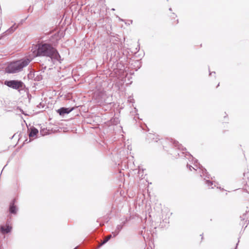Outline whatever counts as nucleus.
Instances as JSON below:
<instances>
[{"label":"nucleus","instance_id":"obj_1","mask_svg":"<svg viewBox=\"0 0 249 249\" xmlns=\"http://www.w3.org/2000/svg\"><path fill=\"white\" fill-rule=\"evenodd\" d=\"M33 53L36 56H46L50 57L52 60L61 62L62 59L58 51L51 44L47 43H39L33 49Z\"/></svg>","mask_w":249,"mask_h":249},{"label":"nucleus","instance_id":"obj_2","mask_svg":"<svg viewBox=\"0 0 249 249\" xmlns=\"http://www.w3.org/2000/svg\"><path fill=\"white\" fill-rule=\"evenodd\" d=\"M32 59L28 57L22 58L10 62L5 69L6 73L13 74L21 71L31 62Z\"/></svg>","mask_w":249,"mask_h":249},{"label":"nucleus","instance_id":"obj_3","mask_svg":"<svg viewBox=\"0 0 249 249\" xmlns=\"http://www.w3.org/2000/svg\"><path fill=\"white\" fill-rule=\"evenodd\" d=\"M194 164L196 167L199 169L200 171H201L200 176L201 177H204V179L205 180V183L207 184L209 188L211 187V188H213V187L212 186L213 182L206 179V178H210V175L208 173V172H207L206 169L203 167L202 165L198 163V160H195Z\"/></svg>","mask_w":249,"mask_h":249},{"label":"nucleus","instance_id":"obj_4","mask_svg":"<svg viewBox=\"0 0 249 249\" xmlns=\"http://www.w3.org/2000/svg\"><path fill=\"white\" fill-rule=\"evenodd\" d=\"M4 84L9 88L17 90L18 91L23 90L25 88L24 83L19 80H5Z\"/></svg>","mask_w":249,"mask_h":249},{"label":"nucleus","instance_id":"obj_5","mask_svg":"<svg viewBox=\"0 0 249 249\" xmlns=\"http://www.w3.org/2000/svg\"><path fill=\"white\" fill-rule=\"evenodd\" d=\"M12 230V227L10 225V221L7 220L6 224L0 225V233L3 235L11 233Z\"/></svg>","mask_w":249,"mask_h":249},{"label":"nucleus","instance_id":"obj_6","mask_svg":"<svg viewBox=\"0 0 249 249\" xmlns=\"http://www.w3.org/2000/svg\"><path fill=\"white\" fill-rule=\"evenodd\" d=\"M16 202V199L14 198L11 200L10 203L8 212L9 214L11 215H16L18 211V208L17 206L15 205Z\"/></svg>","mask_w":249,"mask_h":249},{"label":"nucleus","instance_id":"obj_7","mask_svg":"<svg viewBox=\"0 0 249 249\" xmlns=\"http://www.w3.org/2000/svg\"><path fill=\"white\" fill-rule=\"evenodd\" d=\"M73 107H60L59 109H57L56 110L57 112L60 115V116H64L65 114H68L70 112H71L72 110H74Z\"/></svg>","mask_w":249,"mask_h":249},{"label":"nucleus","instance_id":"obj_8","mask_svg":"<svg viewBox=\"0 0 249 249\" xmlns=\"http://www.w3.org/2000/svg\"><path fill=\"white\" fill-rule=\"evenodd\" d=\"M41 72L40 71H36L33 73L30 72L28 74V77H32L34 78V80L36 81H39L43 78V76L41 75Z\"/></svg>","mask_w":249,"mask_h":249},{"label":"nucleus","instance_id":"obj_9","mask_svg":"<svg viewBox=\"0 0 249 249\" xmlns=\"http://www.w3.org/2000/svg\"><path fill=\"white\" fill-rule=\"evenodd\" d=\"M28 135L30 139H31L32 137L37 136L38 133V129L33 126L28 128Z\"/></svg>","mask_w":249,"mask_h":249},{"label":"nucleus","instance_id":"obj_10","mask_svg":"<svg viewBox=\"0 0 249 249\" xmlns=\"http://www.w3.org/2000/svg\"><path fill=\"white\" fill-rule=\"evenodd\" d=\"M18 28V25H16V23H14L11 27L4 32L5 36L12 34Z\"/></svg>","mask_w":249,"mask_h":249},{"label":"nucleus","instance_id":"obj_11","mask_svg":"<svg viewBox=\"0 0 249 249\" xmlns=\"http://www.w3.org/2000/svg\"><path fill=\"white\" fill-rule=\"evenodd\" d=\"M94 96L96 99L98 100V102H99L100 101H102V99L104 98L105 93L103 91H98L95 93Z\"/></svg>","mask_w":249,"mask_h":249},{"label":"nucleus","instance_id":"obj_12","mask_svg":"<svg viewBox=\"0 0 249 249\" xmlns=\"http://www.w3.org/2000/svg\"><path fill=\"white\" fill-rule=\"evenodd\" d=\"M127 222L128 219L127 218H125L124 221H123L120 224H118L117 226L116 230H117L118 231L120 232V231L122 230L123 227L125 225Z\"/></svg>","mask_w":249,"mask_h":249},{"label":"nucleus","instance_id":"obj_13","mask_svg":"<svg viewBox=\"0 0 249 249\" xmlns=\"http://www.w3.org/2000/svg\"><path fill=\"white\" fill-rule=\"evenodd\" d=\"M172 142L175 145V146L179 150L182 151L186 150V148L184 147L181 144H179L177 141L172 140Z\"/></svg>","mask_w":249,"mask_h":249},{"label":"nucleus","instance_id":"obj_14","mask_svg":"<svg viewBox=\"0 0 249 249\" xmlns=\"http://www.w3.org/2000/svg\"><path fill=\"white\" fill-rule=\"evenodd\" d=\"M146 139L149 142H152L153 141L155 142H158V140H160V139H158L157 138H155V135L152 134H149L148 135Z\"/></svg>","mask_w":249,"mask_h":249},{"label":"nucleus","instance_id":"obj_15","mask_svg":"<svg viewBox=\"0 0 249 249\" xmlns=\"http://www.w3.org/2000/svg\"><path fill=\"white\" fill-rule=\"evenodd\" d=\"M249 212V211L246 210V213H244L242 216H240L241 221H242V222L240 223V225H242L243 227L245 224L244 220H246V222L248 220V218L246 217V215L247 213Z\"/></svg>","mask_w":249,"mask_h":249},{"label":"nucleus","instance_id":"obj_16","mask_svg":"<svg viewBox=\"0 0 249 249\" xmlns=\"http://www.w3.org/2000/svg\"><path fill=\"white\" fill-rule=\"evenodd\" d=\"M111 124L113 125H117L120 123V120L119 118L118 117H115L113 118H112L110 120Z\"/></svg>","mask_w":249,"mask_h":249},{"label":"nucleus","instance_id":"obj_17","mask_svg":"<svg viewBox=\"0 0 249 249\" xmlns=\"http://www.w3.org/2000/svg\"><path fill=\"white\" fill-rule=\"evenodd\" d=\"M112 237V236L111 234L107 236V237L102 242L100 246L101 247L105 244L106 243H107Z\"/></svg>","mask_w":249,"mask_h":249},{"label":"nucleus","instance_id":"obj_18","mask_svg":"<svg viewBox=\"0 0 249 249\" xmlns=\"http://www.w3.org/2000/svg\"><path fill=\"white\" fill-rule=\"evenodd\" d=\"M182 154H185V157H186L187 156H188L189 157V159H194V157L189 153L188 152H182Z\"/></svg>","mask_w":249,"mask_h":249},{"label":"nucleus","instance_id":"obj_19","mask_svg":"<svg viewBox=\"0 0 249 249\" xmlns=\"http://www.w3.org/2000/svg\"><path fill=\"white\" fill-rule=\"evenodd\" d=\"M119 231L115 229V231H112L111 234L112 235V237H115L119 233Z\"/></svg>","mask_w":249,"mask_h":249},{"label":"nucleus","instance_id":"obj_20","mask_svg":"<svg viewBox=\"0 0 249 249\" xmlns=\"http://www.w3.org/2000/svg\"><path fill=\"white\" fill-rule=\"evenodd\" d=\"M28 17L27 16L25 18L21 19V20L19 22V23L18 24V25H18V27L19 26L21 25L24 23V22H25V20L27 19V18H28Z\"/></svg>","mask_w":249,"mask_h":249},{"label":"nucleus","instance_id":"obj_21","mask_svg":"<svg viewBox=\"0 0 249 249\" xmlns=\"http://www.w3.org/2000/svg\"><path fill=\"white\" fill-rule=\"evenodd\" d=\"M187 168H188L190 170H192V168H193V169L195 170H196V169L195 167H193L192 165H190V164H188V163H187Z\"/></svg>","mask_w":249,"mask_h":249},{"label":"nucleus","instance_id":"obj_22","mask_svg":"<svg viewBox=\"0 0 249 249\" xmlns=\"http://www.w3.org/2000/svg\"><path fill=\"white\" fill-rule=\"evenodd\" d=\"M17 109H19V111H20V112H21V113H22V114H25V113H24V112L23 110L21 108H20V107H17Z\"/></svg>","mask_w":249,"mask_h":249},{"label":"nucleus","instance_id":"obj_23","mask_svg":"<svg viewBox=\"0 0 249 249\" xmlns=\"http://www.w3.org/2000/svg\"><path fill=\"white\" fill-rule=\"evenodd\" d=\"M40 107H43V106L42 105L41 103H40L37 106V107L40 108Z\"/></svg>","mask_w":249,"mask_h":249},{"label":"nucleus","instance_id":"obj_24","mask_svg":"<svg viewBox=\"0 0 249 249\" xmlns=\"http://www.w3.org/2000/svg\"><path fill=\"white\" fill-rule=\"evenodd\" d=\"M172 15H173V16H172V18H176V17H177V15H176L175 13H173L172 14Z\"/></svg>","mask_w":249,"mask_h":249},{"label":"nucleus","instance_id":"obj_25","mask_svg":"<svg viewBox=\"0 0 249 249\" xmlns=\"http://www.w3.org/2000/svg\"><path fill=\"white\" fill-rule=\"evenodd\" d=\"M239 241H238V243L236 244V247L234 249H237V246L238 245V243H239Z\"/></svg>","mask_w":249,"mask_h":249},{"label":"nucleus","instance_id":"obj_26","mask_svg":"<svg viewBox=\"0 0 249 249\" xmlns=\"http://www.w3.org/2000/svg\"><path fill=\"white\" fill-rule=\"evenodd\" d=\"M213 73H214V74L215 73V72L214 71L213 72ZM212 72H210V74H209V75H211V74H212Z\"/></svg>","mask_w":249,"mask_h":249},{"label":"nucleus","instance_id":"obj_27","mask_svg":"<svg viewBox=\"0 0 249 249\" xmlns=\"http://www.w3.org/2000/svg\"><path fill=\"white\" fill-rule=\"evenodd\" d=\"M169 11H171L172 10V8H170L169 9Z\"/></svg>","mask_w":249,"mask_h":249},{"label":"nucleus","instance_id":"obj_28","mask_svg":"<svg viewBox=\"0 0 249 249\" xmlns=\"http://www.w3.org/2000/svg\"><path fill=\"white\" fill-rule=\"evenodd\" d=\"M30 10H31V6H30L29 8H28V11H29Z\"/></svg>","mask_w":249,"mask_h":249},{"label":"nucleus","instance_id":"obj_29","mask_svg":"<svg viewBox=\"0 0 249 249\" xmlns=\"http://www.w3.org/2000/svg\"><path fill=\"white\" fill-rule=\"evenodd\" d=\"M111 10L114 11V10H115V9H114V8H112V9H111Z\"/></svg>","mask_w":249,"mask_h":249},{"label":"nucleus","instance_id":"obj_30","mask_svg":"<svg viewBox=\"0 0 249 249\" xmlns=\"http://www.w3.org/2000/svg\"><path fill=\"white\" fill-rule=\"evenodd\" d=\"M178 19L177 20V23H178Z\"/></svg>","mask_w":249,"mask_h":249},{"label":"nucleus","instance_id":"obj_31","mask_svg":"<svg viewBox=\"0 0 249 249\" xmlns=\"http://www.w3.org/2000/svg\"><path fill=\"white\" fill-rule=\"evenodd\" d=\"M219 86V83H218V84L217 85V88Z\"/></svg>","mask_w":249,"mask_h":249},{"label":"nucleus","instance_id":"obj_32","mask_svg":"<svg viewBox=\"0 0 249 249\" xmlns=\"http://www.w3.org/2000/svg\"><path fill=\"white\" fill-rule=\"evenodd\" d=\"M46 69V67H45L44 68H43V70H45Z\"/></svg>","mask_w":249,"mask_h":249},{"label":"nucleus","instance_id":"obj_33","mask_svg":"<svg viewBox=\"0 0 249 249\" xmlns=\"http://www.w3.org/2000/svg\"><path fill=\"white\" fill-rule=\"evenodd\" d=\"M27 139H26L25 141V142H27Z\"/></svg>","mask_w":249,"mask_h":249},{"label":"nucleus","instance_id":"obj_34","mask_svg":"<svg viewBox=\"0 0 249 249\" xmlns=\"http://www.w3.org/2000/svg\"><path fill=\"white\" fill-rule=\"evenodd\" d=\"M76 249V248H75V249Z\"/></svg>","mask_w":249,"mask_h":249},{"label":"nucleus","instance_id":"obj_35","mask_svg":"<svg viewBox=\"0 0 249 249\" xmlns=\"http://www.w3.org/2000/svg\"><path fill=\"white\" fill-rule=\"evenodd\" d=\"M147 249H149V248H147Z\"/></svg>","mask_w":249,"mask_h":249}]
</instances>
